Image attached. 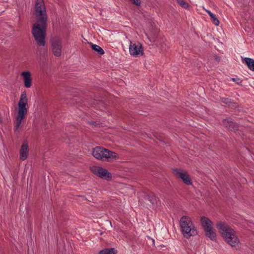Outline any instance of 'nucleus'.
Here are the masks:
<instances>
[{"instance_id": "1", "label": "nucleus", "mask_w": 254, "mask_h": 254, "mask_svg": "<svg viewBox=\"0 0 254 254\" xmlns=\"http://www.w3.org/2000/svg\"><path fill=\"white\" fill-rule=\"evenodd\" d=\"M36 22L33 25L31 32L35 41L39 46L46 44L45 37L47 27L48 15L46 10L34 11Z\"/></svg>"}, {"instance_id": "2", "label": "nucleus", "mask_w": 254, "mask_h": 254, "mask_svg": "<svg viewBox=\"0 0 254 254\" xmlns=\"http://www.w3.org/2000/svg\"><path fill=\"white\" fill-rule=\"evenodd\" d=\"M28 99L26 93L24 92L21 94L20 100L18 103L17 113L14 119V131L19 132L22 123L27 114Z\"/></svg>"}, {"instance_id": "3", "label": "nucleus", "mask_w": 254, "mask_h": 254, "mask_svg": "<svg viewBox=\"0 0 254 254\" xmlns=\"http://www.w3.org/2000/svg\"><path fill=\"white\" fill-rule=\"evenodd\" d=\"M219 232L221 234L225 241L231 247H235L239 243V240L235 231L227 224L219 222L216 225Z\"/></svg>"}, {"instance_id": "4", "label": "nucleus", "mask_w": 254, "mask_h": 254, "mask_svg": "<svg viewBox=\"0 0 254 254\" xmlns=\"http://www.w3.org/2000/svg\"><path fill=\"white\" fill-rule=\"evenodd\" d=\"M92 155L95 158L104 161H112L119 158L116 153L101 146L94 148Z\"/></svg>"}, {"instance_id": "5", "label": "nucleus", "mask_w": 254, "mask_h": 254, "mask_svg": "<svg viewBox=\"0 0 254 254\" xmlns=\"http://www.w3.org/2000/svg\"><path fill=\"white\" fill-rule=\"evenodd\" d=\"M180 225L182 232L186 238L195 236L197 234L190 217L187 216H182L180 221Z\"/></svg>"}, {"instance_id": "6", "label": "nucleus", "mask_w": 254, "mask_h": 254, "mask_svg": "<svg viewBox=\"0 0 254 254\" xmlns=\"http://www.w3.org/2000/svg\"><path fill=\"white\" fill-rule=\"evenodd\" d=\"M52 50L56 57H60L62 51V40L59 37H55L51 40Z\"/></svg>"}, {"instance_id": "7", "label": "nucleus", "mask_w": 254, "mask_h": 254, "mask_svg": "<svg viewBox=\"0 0 254 254\" xmlns=\"http://www.w3.org/2000/svg\"><path fill=\"white\" fill-rule=\"evenodd\" d=\"M92 172L99 177L107 180L111 179L112 175L107 170L99 166H92L91 168Z\"/></svg>"}, {"instance_id": "8", "label": "nucleus", "mask_w": 254, "mask_h": 254, "mask_svg": "<svg viewBox=\"0 0 254 254\" xmlns=\"http://www.w3.org/2000/svg\"><path fill=\"white\" fill-rule=\"evenodd\" d=\"M129 51L130 54L134 57H137L143 54V49L140 43H133L130 42Z\"/></svg>"}, {"instance_id": "9", "label": "nucleus", "mask_w": 254, "mask_h": 254, "mask_svg": "<svg viewBox=\"0 0 254 254\" xmlns=\"http://www.w3.org/2000/svg\"><path fill=\"white\" fill-rule=\"evenodd\" d=\"M175 175L181 178L183 182L187 185H191L192 181L187 172L181 169H176L174 170Z\"/></svg>"}, {"instance_id": "10", "label": "nucleus", "mask_w": 254, "mask_h": 254, "mask_svg": "<svg viewBox=\"0 0 254 254\" xmlns=\"http://www.w3.org/2000/svg\"><path fill=\"white\" fill-rule=\"evenodd\" d=\"M223 124L225 127L230 130L235 131L238 129L237 124L234 122L231 118H227L223 120Z\"/></svg>"}, {"instance_id": "11", "label": "nucleus", "mask_w": 254, "mask_h": 254, "mask_svg": "<svg viewBox=\"0 0 254 254\" xmlns=\"http://www.w3.org/2000/svg\"><path fill=\"white\" fill-rule=\"evenodd\" d=\"M23 78L24 86L26 88H30L32 86L31 74L29 71H23L21 73Z\"/></svg>"}, {"instance_id": "12", "label": "nucleus", "mask_w": 254, "mask_h": 254, "mask_svg": "<svg viewBox=\"0 0 254 254\" xmlns=\"http://www.w3.org/2000/svg\"><path fill=\"white\" fill-rule=\"evenodd\" d=\"M20 159L22 160H25L28 157L29 154L28 145L27 142H24L20 148Z\"/></svg>"}, {"instance_id": "13", "label": "nucleus", "mask_w": 254, "mask_h": 254, "mask_svg": "<svg viewBox=\"0 0 254 254\" xmlns=\"http://www.w3.org/2000/svg\"><path fill=\"white\" fill-rule=\"evenodd\" d=\"M200 220H201L202 226L203 228H204V230H207L208 229H211L212 228V222L207 217H202L201 218Z\"/></svg>"}, {"instance_id": "14", "label": "nucleus", "mask_w": 254, "mask_h": 254, "mask_svg": "<svg viewBox=\"0 0 254 254\" xmlns=\"http://www.w3.org/2000/svg\"><path fill=\"white\" fill-rule=\"evenodd\" d=\"M46 10L44 0H36L35 2L34 11Z\"/></svg>"}, {"instance_id": "15", "label": "nucleus", "mask_w": 254, "mask_h": 254, "mask_svg": "<svg viewBox=\"0 0 254 254\" xmlns=\"http://www.w3.org/2000/svg\"><path fill=\"white\" fill-rule=\"evenodd\" d=\"M243 61L247 65L248 68L251 70L254 71V60L249 58H245Z\"/></svg>"}, {"instance_id": "16", "label": "nucleus", "mask_w": 254, "mask_h": 254, "mask_svg": "<svg viewBox=\"0 0 254 254\" xmlns=\"http://www.w3.org/2000/svg\"><path fill=\"white\" fill-rule=\"evenodd\" d=\"M204 231L205 232L206 236L209 237L211 240L214 241L216 239V233L213 230L212 228Z\"/></svg>"}, {"instance_id": "17", "label": "nucleus", "mask_w": 254, "mask_h": 254, "mask_svg": "<svg viewBox=\"0 0 254 254\" xmlns=\"http://www.w3.org/2000/svg\"><path fill=\"white\" fill-rule=\"evenodd\" d=\"M205 11L207 12V13L209 14L210 17H211V20L212 21L214 24H215L216 26H218L219 24V21L216 16L215 14L212 13L210 10L205 9Z\"/></svg>"}, {"instance_id": "18", "label": "nucleus", "mask_w": 254, "mask_h": 254, "mask_svg": "<svg viewBox=\"0 0 254 254\" xmlns=\"http://www.w3.org/2000/svg\"><path fill=\"white\" fill-rule=\"evenodd\" d=\"M91 48L93 50L96 51L99 55H102L104 54V51L103 49L97 45L92 44Z\"/></svg>"}, {"instance_id": "19", "label": "nucleus", "mask_w": 254, "mask_h": 254, "mask_svg": "<svg viewBox=\"0 0 254 254\" xmlns=\"http://www.w3.org/2000/svg\"><path fill=\"white\" fill-rule=\"evenodd\" d=\"M99 254H116V252L114 248H109L100 251Z\"/></svg>"}, {"instance_id": "20", "label": "nucleus", "mask_w": 254, "mask_h": 254, "mask_svg": "<svg viewBox=\"0 0 254 254\" xmlns=\"http://www.w3.org/2000/svg\"><path fill=\"white\" fill-rule=\"evenodd\" d=\"M145 198L152 204H154L157 202V199L153 194H151L150 195H146Z\"/></svg>"}, {"instance_id": "21", "label": "nucleus", "mask_w": 254, "mask_h": 254, "mask_svg": "<svg viewBox=\"0 0 254 254\" xmlns=\"http://www.w3.org/2000/svg\"><path fill=\"white\" fill-rule=\"evenodd\" d=\"M177 2L180 5L185 8H188L189 7V4L184 0H177Z\"/></svg>"}, {"instance_id": "22", "label": "nucleus", "mask_w": 254, "mask_h": 254, "mask_svg": "<svg viewBox=\"0 0 254 254\" xmlns=\"http://www.w3.org/2000/svg\"><path fill=\"white\" fill-rule=\"evenodd\" d=\"M132 2V3L136 5H140V0H131Z\"/></svg>"}, {"instance_id": "23", "label": "nucleus", "mask_w": 254, "mask_h": 254, "mask_svg": "<svg viewBox=\"0 0 254 254\" xmlns=\"http://www.w3.org/2000/svg\"><path fill=\"white\" fill-rule=\"evenodd\" d=\"M232 80L234 81L237 82V83H239L240 82H241L240 79H238V78H232Z\"/></svg>"}]
</instances>
